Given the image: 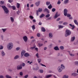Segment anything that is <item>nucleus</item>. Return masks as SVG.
<instances>
[{
	"label": "nucleus",
	"mask_w": 78,
	"mask_h": 78,
	"mask_svg": "<svg viewBox=\"0 0 78 78\" xmlns=\"http://www.w3.org/2000/svg\"><path fill=\"white\" fill-rule=\"evenodd\" d=\"M2 7L4 10L5 14H8L9 10L7 7L5 5L2 6Z\"/></svg>",
	"instance_id": "1"
},
{
	"label": "nucleus",
	"mask_w": 78,
	"mask_h": 78,
	"mask_svg": "<svg viewBox=\"0 0 78 78\" xmlns=\"http://www.w3.org/2000/svg\"><path fill=\"white\" fill-rule=\"evenodd\" d=\"M13 47V44L11 42L9 43L7 45V49L8 50H11Z\"/></svg>",
	"instance_id": "2"
},
{
	"label": "nucleus",
	"mask_w": 78,
	"mask_h": 78,
	"mask_svg": "<svg viewBox=\"0 0 78 78\" xmlns=\"http://www.w3.org/2000/svg\"><path fill=\"white\" fill-rule=\"evenodd\" d=\"M66 33L65 34V37H67L68 36H69L71 34V32L69 30H68V29H66Z\"/></svg>",
	"instance_id": "3"
},
{
	"label": "nucleus",
	"mask_w": 78,
	"mask_h": 78,
	"mask_svg": "<svg viewBox=\"0 0 78 78\" xmlns=\"http://www.w3.org/2000/svg\"><path fill=\"white\" fill-rule=\"evenodd\" d=\"M17 70H21L22 69V65H18L16 68Z\"/></svg>",
	"instance_id": "4"
},
{
	"label": "nucleus",
	"mask_w": 78,
	"mask_h": 78,
	"mask_svg": "<svg viewBox=\"0 0 78 78\" xmlns=\"http://www.w3.org/2000/svg\"><path fill=\"white\" fill-rule=\"evenodd\" d=\"M67 12H68V10L66 9H65L64 11V14L65 16H67Z\"/></svg>",
	"instance_id": "5"
},
{
	"label": "nucleus",
	"mask_w": 78,
	"mask_h": 78,
	"mask_svg": "<svg viewBox=\"0 0 78 78\" xmlns=\"http://www.w3.org/2000/svg\"><path fill=\"white\" fill-rule=\"evenodd\" d=\"M23 39L25 42H27V41H28V37L27 36H25L23 37Z\"/></svg>",
	"instance_id": "6"
},
{
	"label": "nucleus",
	"mask_w": 78,
	"mask_h": 78,
	"mask_svg": "<svg viewBox=\"0 0 78 78\" xmlns=\"http://www.w3.org/2000/svg\"><path fill=\"white\" fill-rule=\"evenodd\" d=\"M26 52V51H25L24 50H23L21 52V58H22V57H23V55L24 54H25V53Z\"/></svg>",
	"instance_id": "7"
},
{
	"label": "nucleus",
	"mask_w": 78,
	"mask_h": 78,
	"mask_svg": "<svg viewBox=\"0 0 78 78\" xmlns=\"http://www.w3.org/2000/svg\"><path fill=\"white\" fill-rule=\"evenodd\" d=\"M57 70H58V72L59 73L61 72H62V69L61 68L60 66H59L58 67Z\"/></svg>",
	"instance_id": "8"
},
{
	"label": "nucleus",
	"mask_w": 78,
	"mask_h": 78,
	"mask_svg": "<svg viewBox=\"0 0 78 78\" xmlns=\"http://www.w3.org/2000/svg\"><path fill=\"white\" fill-rule=\"evenodd\" d=\"M60 16V14H58V12H56L55 15V16L54 17V19H56L58 17V16Z\"/></svg>",
	"instance_id": "9"
},
{
	"label": "nucleus",
	"mask_w": 78,
	"mask_h": 78,
	"mask_svg": "<svg viewBox=\"0 0 78 78\" xmlns=\"http://www.w3.org/2000/svg\"><path fill=\"white\" fill-rule=\"evenodd\" d=\"M78 75V74L75 73H71V76H76Z\"/></svg>",
	"instance_id": "10"
},
{
	"label": "nucleus",
	"mask_w": 78,
	"mask_h": 78,
	"mask_svg": "<svg viewBox=\"0 0 78 78\" xmlns=\"http://www.w3.org/2000/svg\"><path fill=\"white\" fill-rule=\"evenodd\" d=\"M53 34L51 33H50L49 34V37L50 38H51L52 37H53Z\"/></svg>",
	"instance_id": "11"
},
{
	"label": "nucleus",
	"mask_w": 78,
	"mask_h": 78,
	"mask_svg": "<svg viewBox=\"0 0 78 78\" xmlns=\"http://www.w3.org/2000/svg\"><path fill=\"white\" fill-rule=\"evenodd\" d=\"M20 56L18 55H16L15 56L14 58V59L16 60V59H17L18 58H19Z\"/></svg>",
	"instance_id": "12"
},
{
	"label": "nucleus",
	"mask_w": 78,
	"mask_h": 78,
	"mask_svg": "<svg viewBox=\"0 0 78 78\" xmlns=\"http://www.w3.org/2000/svg\"><path fill=\"white\" fill-rule=\"evenodd\" d=\"M75 39V37H73L71 38V42H73V41H74Z\"/></svg>",
	"instance_id": "13"
},
{
	"label": "nucleus",
	"mask_w": 78,
	"mask_h": 78,
	"mask_svg": "<svg viewBox=\"0 0 78 78\" xmlns=\"http://www.w3.org/2000/svg\"><path fill=\"white\" fill-rule=\"evenodd\" d=\"M40 1H38L35 3V5L37 6H38L39 5H40Z\"/></svg>",
	"instance_id": "14"
},
{
	"label": "nucleus",
	"mask_w": 78,
	"mask_h": 78,
	"mask_svg": "<svg viewBox=\"0 0 78 78\" xmlns=\"http://www.w3.org/2000/svg\"><path fill=\"white\" fill-rule=\"evenodd\" d=\"M44 12H45V11H46V12L48 13H49L50 12H49V11H48V9L47 8H45L44 9Z\"/></svg>",
	"instance_id": "15"
},
{
	"label": "nucleus",
	"mask_w": 78,
	"mask_h": 78,
	"mask_svg": "<svg viewBox=\"0 0 78 78\" xmlns=\"http://www.w3.org/2000/svg\"><path fill=\"white\" fill-rule=\"evenodd\" d=\"M1 55L2 56H4L5 55V53L4 52V51H1Z\"/></svg>",
	"instance_id": "16"
},
{
	"label": "nucleus",
	"mask_w": 78,
	"mask_h": 78,
	"mask_svg": "<svg viewBox=\"0 0 78 78\" xmlns=\"http://www.w3.org/2000/svg\"><path fill=\"white\" fill-rule=\"evenodd\" d=\"M54 49L55 50H59V48L58 46H55L54 48Z\"/></svg>",
	"instance_id": "17"
},
{
	"label": "nucleus",
	"mask_w": 78,
	"mask_h": 78,
	"mask_svg": "<svg viewBox=\"0 0 78 78\" xmlns=\"http://www.w3.org/2000/svg\"><path fill=\"white\" fill-rule=\"evenodd\" d=\"M24 56L25 57H28V56H30V54L27 53H26L24 54Z\"/></svg>",
	"instance_id": "18"
},
{
	"label": "nucleus",
	"mask_w": 78,
	"mask_h": 78,
	"mask_svg": "<svg viewBox=\"0 0 78 78\" xmlns=\"http://www.w3.org/2000/svg\"><path fill=\"white\" fill-rule=\"evenodd\" d=\"M69 25L71 27H72V30H73V29L75 28V26L72 25L71 24H69Z\"/></svg>",
	"instance_id": "19"
},
{
	"label": "nucleus",
	"mask_w": 78,
	"mask_h": 78,
	"mask_svg": "<svg viewBox=\"0 0 78 78\" xmlns=\"http://www.w3.org/2000/svg\"><path fill=\"white\" fill-rule=\"evenodd\" d=\"M69 0H65L64 1V4H67L68 3H69Z\"/></svg>",
	"instance_id": "20"
},
{
	"label": "nucleus",
	"mask_w": 78,
	"mask_h": 78,
	"mask_svg": "<svg viewBox=\"0 0 78 78\" xmlns=\"http://www.w3.org/2000/svg\"><path fill=\"white\" fill-rule=\"evenodd\" d=\"M61 69H65V66H64V65L63 64H61V67H60Z\"/></svg>",
	"instance_id": "21"
},
{
	"label": "nucleus",
	"mask_w": 78,
	"mask_h": 78,
	"mask_svg": "<svg viewBox=\"0 0 78 78\" xmlns=\"http://www.w3.org/2000/svg\"><path fill=\"white\" fill-rule=\"evenodd\" d=\"M58 29H61L62 28L64 27L61 25H59L58 26Z\"/></svg>",
	"instance_id": "22"
},
{
	"label": "nucleus",
	"mask_w": 78,
	"mask_h": 78,
	"mask_svg": "<svg viewBox=\"0 0 78 78\" xmlns=\"http://www.w3.org/2000/svg\"><path fill=\"white\" fill-rule=\"evenodd\" d=\"M38 12H41L42 11V9L41 8H39L38 10Z\"/></svg>",
	"instance_id": "23"
},
{
	"label": "nucleus",
	"mask_w": 78,
	"mask_h": 78,
	"mask_svg": "<svg viewBox=\"0 0 78 78\" xmlns=\"http://www.w3.org/2000/svg\"><path fill=\"white\" fill-rule=\"evenodd\" d=\"M62 78H69V76L64 75Z\"/></svg>",
	"instance_id": "24"
},
{
	"label": "nucleus",
	"mask_w": 78,
	"mask_h": 78,
	"mask_svg": "<svg viewBox=\"0 0 78 78\" xmlns=\"http://www.w3.org/2000/svg\"><path fill=\"white\" fill-rule=\"evenodd\" d=\"M5 77L6 78H12V77L11 76H10L8 75H6L5 76Z\"/></svg>",
	"instance_id": "25"
},
{
	"label": "nucleus",
	"mask_w": 78,
	"mask_h": 78,
	"mask_svg": "<svg viewBox=\"0 0 78 78\" xmlns=\"http://www.w3.org/2000/svg\"><path fill=\"white\" fill-rule=\"evenodd\" d=\"M45 16V15L44 14H42L40 16V18H42L43 17H44Z\"/></svg>",
	"instance_id": "26"
},
{
	"label": "nucleus",
	"mask_w": 78,
	"mask_h": 78,
	"mask_svg": "<svg viewBox=\"0 0 78 78\" xmlns=\"http://www.w3.org/2000/svg\"><path fill=\"white\" fill-rule=\"evenodd\" d=\"M10 20L11 21V22H14V18H13V17H10Z\"/></svg>",
	"instance_id": "27"
},
{
	"label": "nucleus",
	"mask_w": 78,
	"mask_h": 78,
	"mask_svg": "<svg viewBox=\"0 0 78 78\" xmlns=\"http://www.w3.org/2000/svg\"><path fill=\"white\" fill-rule=\"evenodd\" d=\"M16 6L17 8H20V4L19 3H17Z\"/></svg>",
	"instance_id": "28"
},
{
	"label": "nucleus",
	"mask_w": 78,
	"mask_h": 78,
	"mask_svg": "<svg viewBox=\"0 0 78 78\" xmlns=\"http://www.w3.org/2000/svg\"><path fill=\"white\" fill-rule=\"evenodd\" d=\"M51 76H52V75H48L46 76V78H50V77H51Z\"/></svg>",
	"instance_id": "29"
},
{
	"label": "nucleus",
	"mask_w": 78,
	"mask_h": 78,
	"mask_svg": "<svg viewBox=\"0 0 78 78\" xmlns=\"http://www.w3.org/2000/svg\"><path fill=\"white\" fill-rule=\"evenodd\" d=\"M52 5H51V4H50L49 6H48V8L49 9H51L52 8Z\"/></svg>",
	"instance_id": "30"
},
{
	"label": "nucleus",
	"mask_w": 78,
	"mask_h": 78,
	"mask_svg": "<svg viewBox=\"0 0 78 78\" xmlns=\"http://www.w3.org/2000/svg\"><path fill=\"white\" fill-rule=\"evenodd\" d=\"M41 31H43V32H45V29L44 27L41 28Z\"/></svg>",
	"instance_id": "31"
},
{
	"label": "nucleus",
	"mask_w": 78,
	"mask_h": 78,
	"mask_svg": "<svg viewBox=\"0 0 78 78\" xmlns=\"http://www.w3.org/2000/svg\"><path fill=\"white\" fill-rule=\"evenodd\" d=\"M74 64L76 66H78V61H75L74 62Z\"/></svg>",
	"instance_id": "32"
},
{
	"label": "nucleus",
	"mask_w": 78,
	"mask_h": 78,
	"mask_svg": "<svg viewBox=\"0 0 78 78\" xmlns=\"http://www.w3.org/2000/svg\"><path fill=\"white\" fill-rule=\"evenodd\" d=\"M60 48L61 50H64V47L63 46H61L60 47Z\"/></svg>",
	"instance_id": "33"
},
{
	"label": "nucleus",
	"mask_w": 78,
	"mask_h": 78,
	"mask_svg": "<svg viewBox=\"0 0 78 78\" xmlns=\"http://www.w3.org/2000/svg\"><path fill=\"white\" fill-rule=\"evenodd\" d=\"M4 3H5V2H4V1H1L0 2V5H4Z\"/></svg>",
	"instance_id": "34"
},
{
	"label": "nucleus",
	"mask_w": 78,
	"mask_h": 78,
	"mask_svg": "<svg viewBox=\"0 0 78 78\" xmlns=\"http://www.w3.org/2000/svg\"><path fill=\"white\" fill-rule=\"evenodd\" d=\"M46 4L47 6H48V5L50 4V2H46Z\"/></svg>",
	"instance_id": "35"
},
{
	"label": "nucleus",
	"mask_w": 78,
	"mask_h": 78,
	"mask_svg": "<svg viewBox=\"0 0 78 78\" xmlns=\"http://www.w3.org/2000/svg\"><path fill=\"white\" fill-rule=\"evenodd\" d=\"M12 8L13 10H15V9H16V6H12Z\"/></svg>",
	"instance_id": "36"
},
{
	"label": "nucleus",
	"mask_w": 78,
	"mask_h": 78,
	"mask_svg": "<svg viewBox=\"0 0 78 78\" xmlns=\"http://www.w3.org/2000/svg\"><path fill=\"white\" fill-rule=\"evenodd\" d=\"M29 17L30 19H34V17H33V16H30Z\"/></svg>",
	"instance_id": "37"
},
{
	"label": "nucleus",
	"mask_w": 78,
	"mask_h": 78,
	"mask_svg": "<svg viewBox=\"0 0 78 78\" xmlns=\"http://www.w3.org/2000/svg\"><path fill=\"white\" fill-rule=\"evenodd\" d=\"M74 22L76 24V25H77L78 24V23H77V21L76 20H74Z\"/></svg>",
	"instance_id": "38"
},
{
	"label": "nucleus",
	"mask_w": 78,
	"mask_h": 78,
	"mask_svg": "<svg viewBox=\"0 0 78 78\" xmlns=\"http://www.w3.org/2000/svg\"><path fill=\"white\" fill-rule=\"evenodd\" d=\"M63 24L64 25H67L68 24V23L67 22H64L63 23Z\"/></svg>",
	"instance_id": "39"
},
{
	"label": "nucleus",
	"mask_w": 78,
	"mask_h": 78,
	"mask_svg": "<svg viewBox=\"0 0 78 78\" xmlns=\"http://www.w3.org/2000/svg\"><path fill=\"white\" fill-rule=\"evenodd\" d=\"M37 37H39L41 36V34H40V33L37 34Z\"/></svg>",
	"instance_id": "40"
},
{
	"label": "nucleus",
	"mask_w": 78,
	"mask_h": 78,
	"mask_svg": "<svg viewBox=\"0 0 78 78\" xmlns=\"http://www.w3.org/2000/svg\"><path fill=\"white\" fill-rule=\"evenodd\" d=\"M2 30H3V32H5L6 31V29H2Z\"/></svg>",
	"instance_id": "41"
},
{
	"label": "nucleus",
	"mask_w": 78,
	"mask_h": 78,
	"mask_svg": "<svg viewBox=\"0 0 78 78\" xmlns=\"http://www.w3.org/2000/svg\"><path fill=\"white\" fill-rule=\"evenodd\" d=\"M56 11V9L55 8H53L52 9V12H55Z\"/></svg>",
	"instance_id": "42"
},
{
	"label": "nucleus",
	"mask_w": 78,
	"mask_h": 78,
	"mask_svg": "<svg viewBox=\"0 0 78 78\" xmlns=\"http://www.w3.org/2000/svg\"><path fill=\"white\" fill-rule=\"evenodd\" d=\"M37 61L38 62V63H40L41 61V58H38L37 59Z\"/></svg>",
	"instance_id": "43"
},
{
	"label": "nucleus",
	"mask_w": 78,
	"mask_h": 78,
	"mask_svg": "<svg viewBox=\"0 0 78 78\" xmlns=\"http://www.w3.org/2000/svg\"><path fill=\"white\" fill-rule=\"evenodd\" d=\"M32 29L33 30H34L35 29V26L34 25H33L32 26Z\"/></svg>",
	"instance_id": "44"
},
{
	"label": "nucleus",
	"mask_w": 78,
	"mask_h": 78,
	"mask_svg": "<svg viewBox=\"0 0 78 78\" xmlns=\"http://www.w3.org/2000/svg\"><path fill=\"white\" fill-rule=\"evenodd\" d=\"M20 76H23V72H20Z\"/></svg>",
	"instance_id": "45"
},
{
	"label": "nucleus",
	"mask_w": 78,
	"mask_h": 78,
	"mask_svg": "<svg viewBox=\"0 0 78 78\" xmlns=\"http://www.w3.org/2000/svg\"><path fill=\"white\" fill-rule=\"evenodd\" d=\"M50 17V14H48L45 16V17L46 18H48V17Z\"/></svg>",
	"instance_id": "46"
},
{
	"label": "nucleus",
	"mask_w": 78,
	"mask_h": 78,
	"mask_svg": "<svg viewBox=\"0 0 78 78\" xmlns=\"http://www.w3.org/2000/svg\"><path fill=\"white\" fill-rule=\"evenodd\" d=\"M0 50H2L3 48V46H2V45H0Z\"/></svg>",
	"instance_id": "47"
},
{
	"label": "nucleus",
	"mask_w": 78,
	"mask_h": 78,
	"mask_svg": "<svg viewBox=\"0 0 78 78\" xmlns=\"http://www.w3.org/2000/svg\"><path fill=\"white\" fill-rule=\"evenodd\" d=\"M69 54L71 56H75V55L72 54H71L70 53H69Z\"/></svg>",
	"instance_id": "48"
},
{
	"label": "nucleus",
	"mask_w": 78,
	"mask_h": 78,
	"mask_svg": "<svg viewBox=\"0 0 78 78\" xmlns=\"http://www.w3.org/2000/svg\"><path fill=\"white\" fill-rule=\"evenodd\" d=\"M61 3V1L60 0H58L57 2L58 5H59Z\"/></svg>",
	"instance_id": "49"
},
{
	"label": "nucleus",
	"mask_w": 78,
	"mask_h": 78,
	"mask_svg": "<svg viewBox=\"0 0 78 78\" xmlns=\"http://www.w3.org/2000/svg\"><path fill=\"white\" fill-rule=\"evenodd\" d=\"M67 16L68 17H70V16H71V15L69 14H67Z\"/></svg>",
	"instance_id": "50"
},
{
	"label": "nucleus",
	"mask_w": 78,
	"mask_h": 78,
	"mask_svg": "<svg viewBox=\"0 0 78 78\" xmlns=\"http://www.w3.org/2000/svg\"><path fill=\"white\" fill-rule=\"evenodd\" d=\"M36 14L37 16H39V11L38 10L37 11Z\"/></svg>",
	"instance_id": "51"
},
{
	"label": "nucleus",
	"mask_w": 78,
	"mask_h": 78,
	"mask_svg": "<svg viewBox=\"0 0 78 78\" xmlns=\"http://www.w3.org/2000/svg\"><path fill=\"white\" fill-rule=\"evenodd\" d=\"M35 48V46H34L33 47H32L30 48V49L31 50H33V49H34Z\"/></svg>",
	"instance_id": "52"
},
{
	"label": "nucleus",
	"mask_w": 78,
	"mask_h": 78,
	"mask_svg": "<svg viewBox=\"0 0 78 78\" xmlns=\"http://www.w3.org/2000/svg\"><path fill=\"white\" fill-rule=\"evenodd\" d=\"M38 45L39 47H41V46L43 45V44H38Z\"/></svg>",
	"instance_id": "53"
},
{
	"label": "nucleus",
	"mask_w": 78,
	"mask_h": 78,
	"mask_svg": "<svg viewBox=\"0 0 78 78\" xmlns=\"http://www.w3.org/2000/svg\"><path fill=\"white\" fill-rule=\"evenodd\" d=\"M20 12L19 11H18L17 12V14H18V15H19V14H20Z\"/></svg>",
	"instance_id": "54"
},
{
	"label": "nucleus",
	"mask_w": 78,
	"mask_h": 78,
	"mask_svg": "<svg viewBox=\"0 0 78 78\" xmlns=\"http://www.w3.org/2000/svg\"><path fill=\"white\" fill-rule=\"evenodd\" d=\"M52 45H53V44H51L49 46V47H50V48H51V47H52Z\"/></svg>",
	"instance_id": "55"
},
{
	"label": "nucleus",
	"mask_w": 78,
	"mask_h": 78,
	"mask_svg": "<svg viewBox=\"0 0 78 78\" xmlns=\"http://www.w3.org/2000/svg\"><path fill=\"white\" fill-rule=\"evenodd\" d=\"M8 7L9 8H12V6H11L10 5H8Z\"/></svg>",
	"instance_id": "56"
},
{
	"label": "nucleus",
	"mask_w": 78,
	"mask_h": 78,
	"mask_svg": "<svg viewBox=\"0 0 78 78\" xmlns=\"http://www.w3.org/2000/svg\"><path fill=\"white\" fill-rule=\"evenodd\" d=\"M28 75L27 74L24 76V77H25V78H27V77H28Z\"/></svg>",
	"instance_id": "57"
},
{
	"label": "nucleus",
	"mask_w": 78,
	"mask_h": 78,
	"mask_svg": "<svg viewBox=\"0 0 78 78\" xmlns=\"http://www.w3.org/2000/svg\"><path fill=\"white\" fill-rule=\"evenodd\" d=\"M61 20V18H58L57 20H56V21H57V22H58V21H59V20Z\"/></svg>",
	"instance_id": "58"
},
{
	"label": "nucleus",
	"mask_w": 78,
	"mask_h": 78,
	"mask_svg": "<svg viewBox=\"0 0 78 78\" xmlns=\"http://www.w3.org/2000/svg\"><path fill=\"white\" fill-rule=\"evenodd\" d=\"M40 65H41V66H44V67H46V66H45V65H44V64H42V63H41L40 64Z\"/></svg>",
	"instance_id": "59"
},
{
	"label": "nucleus",
	"mask_w": 78,
	"mask_h": 78,
	"mask_svg": "<svg viewBox=\"0 0 78 78\" xmlns=\"http://www.w3.org/2000/svg\"><path fill=\"white\" fill-rule=\"evenodd\" d=\"M40 72L41 73H43V72H44V71L43 70H41Z\"/></svg>",
	"instance_id": "60"
},
{
	"label": "nucleus",
	"mask_w": 78,
	"mask_h": 78,
	"mask_svg": "<svg viewBox=\"0 0 78 78\" xmlns=\"http://www.w3.org/2000/svg\"><path fill=\"white\" fill-rule=\"evenodd\" d=\"M36 41V40L34 39L32 40L31 41V43H33V42H35V41Z\"/></svg>",
	"instance_id": "61"
},
{
	"label": "nucleus",
	"mask_w": 78,
	"mask_h": 78,
	"mask_svg": "<svg viewBox=\"0 0 78 78\" xmlns=\"http://www.w3.org/2000/svg\"><path fill=\"white\" fill-rule=\"evenodd\" d=\"M16 49V50L18 51V50H20V48H19V47L17 48Z\"/></svg>",
	"instance_id": "62"
},
{
	"label": "nucleus",
	"mask_w": 78,
	"mask_h": 78,
	"mask_svg": "<svg viewBox=\"0 0 78 78\" xmlns=\"http://www.w3.org/2000/svg\"><path fill=\"white\" fill-rule=\"evenodd\" d=\"M4 78V76L2 75H0V78Z\"/></svg>",
	"instance_id": "63"
},
{
	"label": "nucleus",
	"mask_w": 78,
	"mask_h": 78,
	"mask_svg": "<svg viewBox=\"0 0 78 78\" xmlns=\"http://www.w3.org/2000/svg\"><path fill=\"white\" fill-rule=\"evenodd\" d=\"M25 66V64L24 63H23L22 65V66L23 67H24Z\"/></svg>",
	"instance_id": "64"
}]
</instances>
